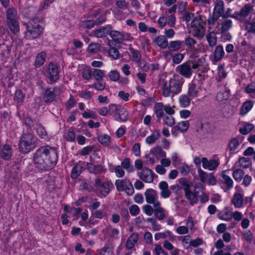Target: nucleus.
Segmentation results:
<instances>
[{"label":"nucleus","instance_id":"1","mask_svg":"<svg viewBox=\"0 0 255 255\" xmlns=\"http://www.w3.org/2000/svg\"><path fill=\"white\" fill-rule=\"evenodd\" d=\"M58 155L56 149L48 145L40 147L35 151L33 161L36 168L40 170H48L57 163Z\"/></svg>","mask_w":255,"mask_h":255},{"label":"nucleus","instance_id":"53","mask_svg":"<svg viewBox=\"0 0 255 255\" xmlns=\"http://www.w3.org/2000/svg\"><path fill=\"white\" fill-rule=\"evenodd\" d=\"M150 153L158 157H163L166 156L165 152L158 146L152 148L150 150Z\"/></svg>","mask_w":255,"mask_h":255},{"label":"nucleus","instance_id":"27","mask_svg":"<svg viewBox=\"0 0 255 255\" xmlns=\"http://www.w3.org/2000/svg\"><path fill=\"white\" fill-rule=\"evenodd\" d=\"M154 112L159 121L165 115L164 113V105L162 103L159 102L155 104L154 106Z\"/></svg>","mask_w":255,"mask_h":255},{"label":"nucleus","instance_id":"2","mask_svg":"<svg viewBox=\"0 0 255 255\" xmlns=\"http://www.w3.org/2000/svg\"><path fill=\"white\" fill-rule=\"evenodd\" d=\"M184 80L182 78L177 77L169 79L168 82H164L161 89L162 95L164 97H168L171 94L173 96L181 92Z\"/></svg>","mask_w":255,"mask_h":255},{"label":"nucleus","instance_id":"55","mask_svg":"<svg viewBox=\"0 0 255 255\" xmlns=\"http://www.w3.org/2000/svg\"><path fill=\"white\" fill-rule=\"evenodd\" d=\"M98 141L104 146H109L111 142L110 136L106 134L101 135L98 137Z\"/></svg>","mask_w":255,"mask_h":255},{"label":"nucleus","instance_id":"21","mask_svg":"<svg viewBox=\"0 0 255 255\" xmlns=\"http://www.w3.org/2000/svg\"><path fill=\"white\" fill-rule=\"evenodd\" d=\"M84 163L79 161L77 163L72 169L71 177L75 179L77 178L82 172Z\"/></svg>","mask_w":255,"mask_h":255},{"label":"nucleus","instance_id":"63","mask_svg":"<svg viewBox=\"0 0 255 255\" xmlns=\"http://www.w3.org/2000/svg\"><path fill=\"white\" fill-rule=\"evenodd\" d=\"M106 86V84L105 82L98 81V82H95L89 86L91 88H94L98 91H103L105 89Z\"/></svg>","mask_w":255,"mask_h":255},{"label":"nucleus","instance_id":"20","mask_svg":"<svg viewBox=\"0 0 255 255\" xmlns=\"http://www.w3.org/2000/svg\"><path fill=\"white\" fill-rule=\"evenodd\" d=\"M12 155V148L9 144L3 145L0 151V156L4 160L9 159Z\"/></svg>","mask_w":255,"mask_h":255},{"label":"nucleus","instance_id":"22","mask_svg":"<svg viewBox=\"0 0 255 255\" xmlns=\"http://www.w3.org/2000/svg\"><path fill=\"white\" fill-rule=\"evenodd\" d=\"M161 190L160 195L163 198H167L171 195V191L168 188V185L166 181H161L159 184Z\"/></svg>","mask_w":255,"mask_h":255},{"label":"nucleus","instance_id":"4","mask_svg":"<svg viewBox=\"0 0 255 255\" xmlns=\"http://www.w3.org/2000/svg\"><path fill=\"white\" fill-rule=\"evenodd\" d=\"M25 38L27 39L38 38L42 34L43 28L40 25V20L37 18H32L26 24Z\"/></svg>","mask_w":255,"mask_h":255},{"label":"nucleus","instance_id":"10","mask_svg":"<svg viewBox=\"0 0 255 255\" xmlns=\"http://www.w3.org/2000/svg\"><path fill=\"white\" fill-rule=\"evenodd\" d=\"M144 196L146 202L148 204H152L153 207L161 203L158 200V192L153 189H147L144 193Z\"/></svg>","mask_w":255,"mask_h":255},{"label":"nucleus","instance_id":"11","mask_svg":"<svg viewBox=\"0 0 255 255\" xmlns=\"http://www.w3.org/2000/svg\"><path fill=\"white\" fill-rule=\"evenodd\" d=\"M190 61H186L178 65L176 68V71L186 78H189L192 76L193 71L190 67Z\"/></svg>","mask_w":255,"mask_h":255},{"label":"nucleus","instance_id":"8","mask_svg":"<svg viewBox=\"0 0 255 255\" xmlns=\"http://www.w3.org/2000/svg\"><path fill=\"white\" fill-rule=\"evenodd\" d=\"M46 77L50 84H54L59 78V72L56 65L50 63L48 66Z\"/></svg>","mask_w":255,"mask_h":255},{"label":"nucleus","instance_id":"59","mask_svg":"<svg viewBox=\"0 0 255 255\" xmlns=\"http://www.w3.org/2000/svg\"><path fill=\"white\" fill-rule=\"evenodd\" d=\"M244 175V172L242 169H237L234 171L233 173V176L235 180L237 181H241L243 179Z\"/></svg>","mask_w":255,"mask_h":255},{"label":"nucleus","instance_id":"47","mask_svg":"<svg viewBox=\"0 0 255 255\" xmlns=\"http://www.w3.org/2000/svg\"><path fill=\"white\" fill-rule=\"evenodd\" d=\"M121 166L128 172H131L134 170L133 166L131 164L130 159L129 158L124 159Z\"/></svg>","mask_w":255,"mask_h":255},{"label":"nucleus","instance_id":"39","mask_svg":"<svg viewBox=\"0 0 255 255\" xmlns=\"http://www.w3.org/2000/svg\"><path fill=\"white\" fill-rule=\"evenodd\" d=\"M219 218L221 220L229 221L233 218V212H231L228 208H225L223 211L219 214Z\"/></svg>","mask_w":255,"mask_h":255},{"label":"nucleus","instance_id":"58","mask_svg":"<svg viewBox=\"0 0 255 255\" xmlns=\"http://www.w3.org/2000/svg\"><path fill=\"white\" fill-rule=\"evenodd\" d=\"M239 166L244 168H248L251 165V162L249 158L241 157L239 160Z\"/></svg>","mask_w":255,"mask_h":255},{"label":"nucleus","instance_id":"14","mask_svg":"<svg viewBox=\"0 0 255 255\" xmlns=\"http://www.w3.org/2000/svg\"><path fill=\"white\" fill-rule=\"evenodd\" d=\"M225 11L224 2L222 0H216L214 2V7L212 14L218 17H222Z\"/></svg>","mask_w":255,"mask_h":255},{"label":"nucleus","instance_id":"54","mask_svg":"<svg viewBox=\"0 0 255 255\" xmlns=\"http://www.w3.org/2000/svg\"><path fill=\"white\" fill-rule=\"evenodd\" d=\"M221 177L223 178L222 182L226 185L227 189H230L232 188L233 186V181L231 178L224 173L221 174Z\"/></svg>","mask_w":255,"mask_h":255},{"label":"nucleus","instance_id":"16","mask_svg":"<svg viewBox=\"0 0 255 255\" xmlns=\"http://www.w3.org/2000/svg\"><path fill=\"white\" fill-rule=\"evenodd\" d=\"M139 239L138 234L136 233H132L127 239L125 247L128 250H135V245L137 243Z\"/></svg>","mask_w":255,"mask_h":255},{"label":"nucleus","instance_id":"41","mask_svg":"<svg viewBox=\"0 0 255 255\" xmlns=\"http://www.w3.org/2000/svg\"><path fill=\"white\" fill-rule=\"evenodd\" d=\"M106 231L111 238L113 239H118L119 238L120 231L118 228H113L112 226L108 225L106 227Z\"/></svg>","mask_w":255,"mask_h":255},{"label":"nucleus","instance_id":"24","mask_svg":"<svg viewBox=\"0 0 255 255\" xmlns=\"http://www.w3.org/2000/svg\"><path fill=\"white\" fill-rule=\"evenodd\" d=\"M244 201L243 196L240 193H237L234 195L231 202L236 208H239L243 206Z\"/></svg>","mask_w":255,"mask_h":255},{"label":"nucleus","instance_id":"33","mask_svg":"<svg viewBox=\"0 0 255 255\" xmlns=\"http://www.w3.org/2000/svg\"><path fill=\"white\" fill-rule=\"evenodd\" d=\"M160 136V133L158 130H154L150 135L148 136L145 139V142L147 144L155 143Z\"/></svg>","mask_w":255,"mask_h":255},{"label":"nucleus","instance_id":"12","mask_svg":"<svg viewBox=\"0 0 255 255\" xmlns=\"http://www.w3.org/2000/svg\"><path fill=\"white\" fill-rule=\"evenodd\" d=\"M253 10V6L250 4H245L240 11H235L234 18L241 22H243L246 17Z\"/></svg>","mask_w":255,"mask_h":255},{"label":"nucleus","instance_id":"13","mask_svg":"<svg viewBox=\"0 0 255 255\" xmlns=\"http://www.w3.org/2000/svg\"><path fill=\"white\" fill-rule=\"evenodd\" d=\"M137 175L145 182L151 183L153 180L154 173L149 168H143L140 172H137Z\"/></svg>","mask_w":255,"mask_h":255},{"label":"nucleus","instance_id":"52","mask_svg":"<svg viewBox=\"0 0 255 255\" xmlns=\"http://www.w3.org/2000/svg\"><path fill=\"white\" fill-rule=\"evenodd\" d=\"M129 51L131 54V60L133 62L137 63L141 59V54L139 51L132 47L129 48Z\"/></svg>","mask_w":255,"mask_h":255},{"label":"nucleus","instance_id":"31","mask_svg":"<svg viewBox=\"0 0 255 255\" xmlns=\"http://www.w3.org/2000/svg\"><path fill=\"white\" fill-rule=\"evenodd\" d=\"M225 52L222 45H217L214 51V61L218 62L221 60L224 56Z\"/></svg>","mask_w":255,"mask_h":255},{"label":"nucleus","instance_id":"7","mask_svg":"<svg viewBox=\"0 0 255 255\" xmlns=\"http://www.w3.org/2000/svg\"><path fill=\"white\" fill-rule=\"evenodd\" d=\"M60 93V88L58 87L48 88L45 91L43 101L46 104H50L56 100Z\"/></svg>","mask_w":255,"mask_h":255},{"label":"nucleus","instance_id":"46","mask_svg":"<svg viewBox=\"0 0 255 255\" xmlns=\"http://www.w3.org/2000/svg\"><path fill=\"white\" fill-rule=\"evenodd\" d=\"M120 121L126 122L128 119V114L127 110L123 107H120L117 114Z\"/></svg>","mask_w":255,"mask_h":255},{"label":"nucleus","instance_id":"49","mask_svg":"<svg viewBox=\"0 0 255 255\" xmlns=\"http://www.w3.org/2000/svg\"><path fill=\"white\" fill-rule=\"evenodd\" d=\"M180 105L183 108H186L190 105L191 99L188 95H182L179 98Z\"/></svg>","mask_w":255,"mask_h":255},{"label":"nucleus","instance_id":"50","mask_svg":"<svg viewBox=\"0 0 255 255\" xmlns=\"http://www.w3.org/2000/svg\"><path fill=\"white\" fill-rule=\"evenodd\" d=\"M105 75L104 71L101 69H94L92 71V76L97 81H101L103 80Z\"/></svg>","mask_w":255,"mask_h":255},{"label":"nucleus","instance_id":"18","mask_svg":"<svg viewBox=\"0 0 255 255\" xmlns=\"http://www.w3.org/2000/svg\"><path fill=\"white\" fill-rule=\"evenodd\" d=\"M201 162L203 167L209 170L215 169L219 164V162L217 160L215 159L208 160L206 157H203L201 159Z\"/></svg>","mask_w":255,"mask_h":255},{"label":"nucleus","instance_id":"48","mask_svg":"<svg viewBox=\"0 0 255 255\" xmlns=\"http://www.w3.org/2000/svg\"><path fill=\"white\" fill-rule=\"evenodd\" d=\"M227 89L226 88H225ZM230 90H226L224 92H219L217 94L216 99L219 102L227 100L230 97Z\"/></svg>","mask_w":255,"mask_h":255},{"label":"nucleus","instance_id":"61","mask_svg":"<svg viewBox=\"0 0 255 255\" xmlns=\"http://www.w3.org/2000/svg\"><path fill=\"white\" fill-rule=\"evenodd\" d=\"M92 215L95 218L102 219L107 216V210L105 209L97 210Z\"/></svg>","mask_w":255,"mask_h":255},{"label":"nucleus","instance_id":"17","mask_svg":"<svg viewBox=\"0 0 255 255\" xmlns=\"http://www.w3.org/2000/svg\"><path fill=\"white\" fill-rule=\"evenodd\" d=\"M64 211L67 214H68L69 218H73V220H77L78 218V215L81 213L82 209L81 208L70 207L65 205L64 207Z\"/></svg>","mask_w":255,"mask_h":255},{"label":"nucleus","instance_id":"62","mask_svg":"<svg viewBox=\"0 0 255 255\" xmlns=\"http://www.w3.org/2000/svg\"><path fill=\"white\" fill-rule=\"evenodd\" d=\"M163 119L164 124L167 126L172 127L175 124V119L172 116L165 115L163 117Z\"/></svg>","mask_w":255,"mask_h":255},{"label":"nucleus","instance_id":"40","mask_svg":"<svg viewBox=\"0 0 255 255\" xmlns=\"http://www.w3.org/2000/svg\"><path fill=\"white\" fill-rule=\"evenodd\" d=\"M64 138L69 142H73L76 138L75 132L72 128L66 130L64 134Z\"/></svg>","mask_w":255,"mask_h":255},{"label":"nucleus","instance_id":"38","mask_svg":"<svg viewBox=\"0 0 255 255\" xmlns=\"http://www.w3.org/2000/svg\"><path fill=\"white\" fill-rule=\"evenodd\" d=\"M130 181L127 179H118L115 181V185L118 191H124L129 183Z\"/></svg>","mask_w":255,"mask_h":255},{"label":"nucleus","instance_id":"37","mask_svg":"<svg viewBox=\"0 0 255 255\" xmlns=\"http://www.w3.org/2000/svg\"><path fill=\"white\" fill-rule=\"evenodd\" d=\"M109 35L113 40L117 43H122V32L110 29Z\"/></svg>","mask_w":255,"mask_h":255},{"label":"nucleus","instance_id":"45","mask_svg":"<svg viewBox=\"0 0 255 255\" xmlns=\"http://www.w3.org/2000/svg\"><path fill=\"white\" fill-rule=\"evenodd\" d=\"M179 183L182 186L185 193L191 190L190 188L193 186V183L186 178H180L179 179Z\"/></svg>","mask_w":255,"mask_h":255},{"label":"nucleus","instance_id":"43","mask_svg":"<svg viewBox=\"0 0 255 255\" xmlns=\"http://www.w3.org/2000/svg\"><path fill=\"white\" fill-rule=\"evenodd\" d=\"M254 103L252 101H247L241 107L240 114L242 116L246 115L253 108Z\"/></svg>","mask_w":255,"mask_h":255},{"label":"nucleus","instance_id":"19","mask_svg":"<svg viewBox=\"0 0 255 255\" xmlns=\"http://www.w3.org/2000/svg\"><path fill=\"white\" fill-rule=\"evenodd\" d=\"M224 20L221 24V33L223 35L227 34V36L229 37L228 38V39L231 38V35H230L229 33H227L228 31L233 26V22L232 20L229 19H224Z\"/></svg>","mask_w":255,"mask_h":255},{"label":"nucleus","instance_id":"64","mask_svg":"<svg viewBox=\"0 0 255 255\" xmlns=\"http://www.w3.org/2000/svg\"><path fill=\"white\" fill-rule=\"evenodd\" d=\"M82 76L86 80H91L92 76V71L91 69L89 67L83 69L82 71Z\"/></svg>","mask_w":255,"mask_h":255},{"label":"nucleus","instance_id":"28","mask_svg":"<svg viewBox=\"0 0 255 255\" xmlns=\"http://www.w3.org/2000/svg\"><path fill=\"white\" fill-rule=\"evenodd\" d=\"M239 145L238 139L237 137L233 138L229 141L227 150L229 151L230 154H233L235 153Z\"/></svg>","mask_w":255,"mask_h":255},{"label":"nucleus","instance_id":"36","mask_svg":"<svg viewBox=\"0 0 255 255\" xmlns=\"http://www.w3.org/2000/svg\"><path fill=\"white\" fill-rule=\"evenodd\" d=\"M189 124L188 121H182L177 123V125L175 126L172 128L171 132L173 134L174 133V130H179L181 131H186L189 128Z\"/></svg>","mask_w":255,"mask_h":255},{"label":"nucleus","instance_id":"25","mask_svg":"<svg viewBox=\"0 0 255 255\" xmlns=\"http://www.w3.org/2000/svg\"><path fill=\"white\" fill-rule=\"evenodd\" d=\"M200 90V87L192 82L189 83L188 85V95L192 98H196L198 96Z\"/></svg>","mask_w":255,"mask_h":255},{"label":"nucleus","instance_id":"42","mask_svg":"<svg viewBox=\"0 0 255 255\" xmlns=\"http://www.w3.org/2000/svg\"><path fill=\"white\" fill-rule=\"evenodd\" d=\"M185 196L186 198L190 202L192 205L197 203L198 195L194 191H188L185 193Z\"/></svg>","mask_w":255,"mask_h":255},{"label":"nucleus","instance_id":"5","mask_svg":"<svg viewBox=\"0 0 255 255\" xmlns=\"http://www.w3.org/2000/svg\"><path fill=\"white\" fill-rule=\"evenodd\" d=\"M112 184L109 181L102 182L99 177L95 180L94 191L100 197H106L110 192V186Z\"/></svg>","mask_w":255,"mask_h":255},{"label":"nucleus","instance_id":"29","mask_svg":"<svg viewBox=\"0 0 255 255\" xmlns=\"http://www.w3.org/2000/svg\"><path fill=\"white\" fill-rule=\"evenodd\" d=\"M183 41L179 40L170 41L168 44L167 48L171 52L179 50L182 47Z\"/></svg>","mask_w":255,"mask_h":255},{"label":"nucleus","instance_id":"56","mask_svg":"<svg viewBox=\"0 0 255 255\" xmlns=\"http://www.w3.org/2000/svg\"><path fill=\"white\" fill-rule=\"evenodd\" d=\"M16 10L12 8H9L6 11V21L17 19Z\"/></svg>","mask_w":255,"mask_h":255},{"label":"nucleus","instance_id":"23","mask_svg":"<svg viewBox=\"0 0 255 255\" xmlns=\"http://www.w3.org/2000/svg\"><path fill=\"white\" fill-rule=\"evenodd\" d=\"M153 42L159 46L161 49H165L168 46L167 39L164 35H158L156 37Z\"/></svg>","mask_w":255,"mask_h":255},{"label":"nucleus","instance_id":"30","mask_svg":"<svg viewBox=\"0 0 255 255\" xmlns=\"http://www.w3.org/2000/svg\"><path fill=\"white\" fill-rule=\"evenodd\" d=\"M183 41L187 47V51L193 50H196L195 45L197 43V41L190 35L186 36L184 40Z\"/></svg>","mask_w":255,"mask_h":255},{"label":"nucleus","instance_id":"32","mask_svg":"<svg viewBox=\"0 0 255 255\" xmlns=\"http://www.w3.org/2000/svg\"><path fill=\"white\" fill-rule=\"evenodd\" d=\"M216 32H207L206 35V38L208 42V45L210 47L215 46L217 43V37L216 36Z\"/></svg>","mask_w":255,"mask_h":255},{"label":"nucleus","instance_id":"26","mask_svg":"<svg viewBox=\"0 0 255 255\" xmlns=\"http://www.w3.org/2000/svg\"><path fill=\"white\" fill-rule=\"evenodd\" d=\"M110 27L103 26L93 31L94 35L97 38H102L109 34Z\"/></svg>","mask_w":255,"mask_h":255},{"label":"nucleus","instance_id":"15","mask_svg":"<svg viewBox=\"0 0 255 255\" xmlns=\"http://www.w3.org/2000/svg\"><path fill=\"white\" fill-rule=\"evenodd\" d=\"M219 17L215 16L213 15H210L207 19V23L208 25L207 32H216V29L219 26V22L218 19Z\"/></svg>","mask_w":255,"mask_h":255},{"label":"nucleus","instance_id":"44","mask_svg":"<svg viewBox=\"0 0 255 255\" xmlns=\"http://www.w3.org/2000/svg\"><path fill=\"white\" fill-rule=\"evenodd\" d=\"M45 57L46 53L44 52L39 53L35 57L34 66L37 68L42 65L45 61Z\"/></svg>","mask_w":255,"mask_h":255},{"label":"nucleus","instance_id":"6","mask_svg":"<svg viewBox=\"0 0 255 255\" xmlns=\"http://www.w3.org/2000/svg\"><path fill=\"white\" fill-rule=\"evenodd\" d=\"M191 25L194 36L199 39H202L204 37L206 32L203 20L200 17H195L192 20Z\"/></svg>","mask_w":255,"mask_h":255},{"label":"nucleus","instance_id":"35","mask_svg":"<svg viewBox=\"0 0 255 255\" xmlns=\"http://www.w3.org/2000/svg\"><path fill=\"white\" fill-rule=\"evenodd\" d=\"M155 208L154 216L159 220H162L165 217V210L161 207V203L153 207Z\"/></svg>","mask_w":255,"mask_h":255},{"label":"nucleus","instance_id":"34","mask_svg":"<svg viewBox=\"0 0 255 255\" xmlns=\"http://www.w3.org/2000/svg\"><path fill=\"white\" fill-rule=\"evenodd\" d=\"M87 168L92 173L100 174L104 172V168L101 165H95L91 163H87Z\"/></svg>","mask_w":255,"mask_h":255},{"label":"nucleus","instance_id":"57","mask_svg":"<svg viewBox=\"0 0 255 255\" xmlns=\"http://www.w3.org/2000/svg\"><path fill=\"white\" fill-rule=\"evenodd\" d=\"M37 134L42 138H46L47 137V133L45 128L41 125H36L35 128Z\"/></svg>","mask_w":255,"mask_h":255},{"label":"nucleus","instance_id":"60","mask_svg":"<svg viewBox=\"0 0 255 255\" xmlns=\"http://www.w3.org/2000/svg\"><path fill=\"white\" fill-rule=\"evenodd\" d=\"M254 128V126L251 124H247L242 128H240V132L246 135L250 133Z\"/></svg>","mask_w":255,"mask_h":255},{"label":"nucleus","instance_id":"51","mask_svg":"<svg viewBox=\"0 0 255 255\" xmlns=\"http://www.w3.org/2000/svg\"><path fill=\"white\" fill-rule=\"evenodd\" d=\"M6 22L12 33H16L19 31V24L17 19L12 21H7Z\"/></svg>","mask_w":255,"mask_h":255},{"label":"nucleus","instance_id":"3","mask_svg":"<svg viewBox=\"0 0 255 255\" xmlns=\"http://www.w3.org/2000/svg\"><path fill=\"white\" fill-rule=\"evenodd\" d=\"M36 137L31 132H24L20 139L18 148L22 153H27L36 145Z\"/></svg>","mask_w":255,"mask_h":255},{"label":"nucleus","instance_id":"9","mask_svg":"<svg viewBox=\"0 0 255 255\" xmlns=\"http://www.w3.org/2000/svg\"><path fill=\"white\" fill-rule=\"evenodd\" d=\"M176 17L174 14H171L168 16L161 15L157 19V23L160 29H163L167 24L170 27H174L175 26Z\"/></svg>","mask_w":255,"mask_h":255}]
</instances>
